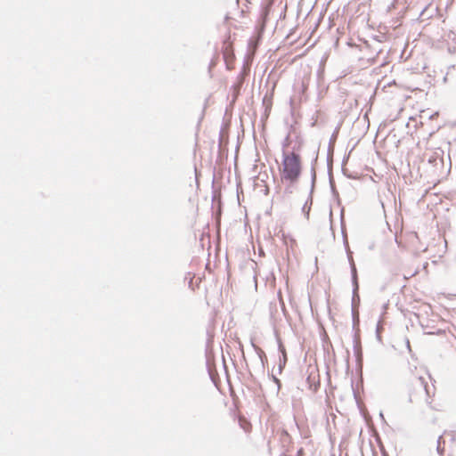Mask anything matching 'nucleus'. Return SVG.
<instances>
[{"label":"nucleus","mask_w":456,"mask_h":456,"mask_svg":"<svg viewBox=\"0 0 456 456\" xmlns=\"http://www.w3.org/2000/svg\"><path fill=\"white\" fill-rule=\"evenodd\" d=\"M289 144L290 139L288 136L283 143L282 161L279 167V171L281 182L285 181L292 184L297 182L302 172V158L298 153L302 142L298 141L297 146L294 147L292 151H286Z\"/></svg>","instance_id":"1"},{"label":"nucleus","mask_w":456,"mask_h":456,"mask_svg":"<svg viewBox=\"0 0 456 456\" xmlns=\"http://www.w3.org/2000/svg\"><path fill=\"white\" fill-rule=\"evenodd\" d=\"M409 400L411 403H419L428 400L427 383L423 378H415L409 387Z\"/></svg>","instance_id":"2"},{"label":"nucleus","mask_w":456,"mask_h":456,"mask_svg":"<svg viewBox=\"0 0 456 456\" xmlns=\"http://www.w3.org/2000/svg\"><path fill=\"white\" fill-rule=\"evenodd\" d=\"M224 61L229 69H231L230 65L233 61L234 54L232 50V45L231 43H226L223 51Z\"/></svg>","instance_id":"3"},{"label":"nucleus","mask_w":456,"mask_h":456,"mask_svg":"<svg viewBox=\"0 0 456 456\" xmlns=\"http://www.w3.org/2000/svg\"><path fill=\"white\" fill-rule=\"evenodd\" d=\"M277 435L280 436L283 447H289L291 445V436L286 430L280 428L277 430Z\"/></svg>","instance_id":"4"},{"label":"nucleus","mask_w":456,"mask_h":456,"mask_svg":"<svg viewBox=\"0 0 456 456\" xmlns=\"http://www.w3.org/2000/svg\"><path fill=\"white\" fill-rule=\"evenodd\" d=\"M239 424L240 428L246 432H249L251 429V424L243 417L239 418Z\"/></svg>","instance_id":"5"},{"label":"nucleus","mask_w":456,"mask_h":456,"mask_svg":"<svg viewBox=\"0 0 456 456\" xmlns=\"http://www.w3.org/2000/svg\"><path fill=\"white\" fill-rule=\"evenodd\" d=\"M315 375L314 373V371H311L309 376H308V380L310 381L311 379H313V382H314V390H316V385H315Z\"/></svg>","instance_id":"6"},{"label":"nucleus","mask_w":456,"mask_h":456,"mask_svg":"<svg viewBox=\"0 0 456 456\" xmlns=\"http://www.w3.org/2000/svg\"><path fill=\"white\" fill-rule=\"evenodd\" d=\"M307 86H308L307 83L303 82L302 83V91L305 92L307 89Z\"/></svg>","instance_id":"7"},{"label":"nucleus","mask_w":456,"mask_h":456,"mask_svg":"<svg viewBox=\"0 0 456 456\" xmlns=\"http://www.w3.org/2000/svg\"><path fill=\"white\" fill-rule=\"evenodd\" d=\"M193 279H194V275H192V276L190 278V281H189V286H190L192 289H194V288L192 287V281H193Z\"/></svg>","instance_id":"8"},{"label":"nucleus","mask_w":456,"mask_h":456,"mask_svg":"<svg viewBox=\"0 0 456 456\" xmlns=\"http://www.w3.org/2000/svg\"><path fill=\"white\" fill-rule=\"evenodd\" d=\"M410 236L419 239L418 234L416 232L410 233Z\"/></svg>","instance_id":"9"},{"label":"nucleus","mask_w":456,"mask_h":456,"mask_svg":"<svg viewBox=\"0 0 456 456\" xmlns=\"http://www.w3.org/2000/svg\"><path fill=\"white\" fill-rule=\"evenodd\" d=\"M290 242H291L292 246H293L294 244H296V241H295L293 239H291V240H290Z\"/></svg>","instance_id":"10"}]
</instances>
